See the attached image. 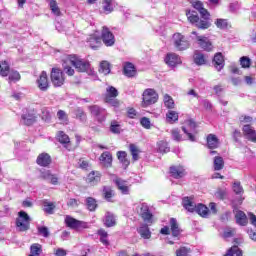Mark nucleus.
Returning <instances> with one entry per match:
<instances>
[{
	"label": "nucleus",
	"mask_w": 256,
	"mask_h": 256,
	"mask_svg": "<svg viewBox=\"0 0 256 256\" xmlns=\"http://www.w3.org/2000/svg\"><path fill=\"white\" fill-rule=\"evenodd\" d=\"M67 63H70V65H73L77 71L80 73H89L91 69V64H89V61L83 60L75 55H70L67 57Z\"/></svg>",
	"instance_id": "nucleus-1"
},
{
	"label": "nucleus",
	"mask_w": 256,
	"mask_h": 256,
	"mask_svg": "<svg viewBox=\"0 0 256 256\" xmlns=\"http://www.w3.org/2000/svg\"><path fill=\"white\" fill-rule=\"evenodd\" d=\"M172 43L177 49V51H185L191 47V43H189V40H187V37H185L181 33H175L172 36Z\"/></svg>",
	"instance_id": "nucleus-2"
},
{
	"label": "nucleus",
	"mask_w": 256,
	"mask_h": 256,
	"mask_svg": "<svg viewBox=\"0 0 256 256\" xmlns=\"http://www.w3.org/2000/svg\"><path fill=\"white\" fill-rule=\"evenodd\" d=\"M143 101L142 105L143 107H149V105H155L157 101H159V94H157V91L153 88H148L144 90L143 94Z\"/></svg>",
	"instance_id": "nucleus-3"
},
{
	"label": "nucleus",
	"mask_w": 256,
	"mask_h": 256,
	"mask_svg": "<svg viewBox=\"0 0 256 256\" xmlns=\"http://www.w3.org/2000/svg\"><path fill=\"white\" fill-rule=\"evenodd\" d=\"M195 129H197V124L193 119L185 120L184 125L182 126V131L187 135L189 141H196L195 134L197 131Z\"/></svg>",
	"instance_id": "nucleus-4"
},
{
	"label": "nucleus",
	"mask_w": 256,
	"mask_h": 256,
	"mask_svg": "<svg viewBox=\"0 0 256 256\" xmlns=\"http://www.w3.org/2000/svg\"><path fill=\"white\" fill-rule=\"evenodd\" d=\"M19 217L16 220V227L18 231H29L31 225V218L25 211L19 212Z\"/></svg>",
	"instance_id": "nucleus-5"
},
{
	"label": "nucleus",
	"mask_w": 256,
	"mask_h": 256,
	"mask_svg": "<svg viewBox=\"0 0 256 256\" xmlns=\"http://www.w3.org/2000/svg\"><path fill=\"white\" fill-rule=\"evenodd\" d=\"M118 95L119 91H117L115 87L109 86L106 89L105 103H108V105L112 107H119V100L116 99Z\"/></svg>",
	"instance_id": "nucleus-6"
},
{
	"label": "nucleus",
	"mask_w": 256,
	"mask_h": 256,
	"mask_svg": "<svg viewBox=\"0 0 256 256\" xmlns=\"http://www.w3.org/2000/svg\"><path fill=\"white\" fill-rule=\"evenodd\" d=\"M93 118L98 121V123H103L107 119V110L98 105H92L88 107Z\"/></svg>",
	"instance_id": "nucleus-7"
},
{
	"label": "nucleus",
	"mask_w": 256,
	"mask_h": 256,
	"mask_svg": "<svg viewBox=\"0 0 256 256\" xmlns=\"http://www.w3.org/2000/svg\"><path fill=\"white\" fill-rule=\"evenodd\" d=\"M50 79L54 87H62L65 83V74L59 68H52Z\"/></svg>",
	"instance_id": "nucleus-8"
},
{
	"label": "nucleus",
	"mask_w": 256,
	"mask_h": 256,
	"mask_svg": "<svg viewBox=\"0 0 256 256\" xmlns=\"http://www.w3.org/2000/svg\"><path fill=\"white\" fill-rule=\"evenodd\" d=\"M65 223L67 227L74 229L75 231H81V229L89 228V224H87V222L77 220L71 216H66Z\"/></svg>",
	"instance_id": "nucleus-9"
},
{
	"label": "nucleus",
	"mask_w": 256,
	"mask_h": 256,
	"mask_svg": "<svg viewBox=\"0 0 256 256\" xmlns=\"http://www.w3.org/2000/svg\"><path fill=\"white\" fill-rule=\"evenodd\" d=\"M101 38L106 47H113L115 45V35L106 26L102 28Z\"/></svg>",
	"instance_id": "nucleus-10"
},
{
	"label": "nucleus",
	"mask_w": 256,
	"mask_h": 256,
	"mask_svg": "<svg viewBox=\"0 0 256 256\" xmlns=\"http://www.w3.org/2000/svg\"><path fill=\"white\" fill-rule=\"evenodd\" d=\"M192 35L196 36L195 40L198 43L200 49H203L204 51H213V44L209 38L206 36H199L195 31L192 32Z\"/></svg>",
	"instance_id": "nucleus-11"
},
{
	"label": "nucleus",
	"mask_w": 256,
	"mask_h": 256,
	"mask_svg": "<svg viewBox=\"0 0 256 256\" xmlns=\"http://www.w3.org/2000/svg\"><path fill=\"white\" fill-rule=\"evenodd\" d=\"M140 216L142 217L144 223L151 225L153 223V213L149 210L147 203H142L139 205Z\"/></svg>",
	"instance_id": "nucleus-12"
},
{
	"label": "nucleus",
	"mask_w": 256,
	"mask_h": 256,
	"mask_svg": "<svg viewBox=\"0 0 256 256\" xmlns=\"http://www.w3.org/2000/svg\"><path fill=\"white\" fill-rule=\"evenodd\" d=\"M36 83L40 91H47V89H49V77L47 76V72L42 71Z\"/></svg>",
	"instance_id": "nucleus-13"
},
{
	"label": "nucleus",
	"mask_w": 256,
	"mask_h": 256,
	"mask_svg": "<svg viewBox=\"0 0 256 256\" xmlns=\"http://www.w3.org/2000/svg\"><path fill=\"white\" fill-rule=\"evenodd\" d=\"M166 65L174 69L177 65H181V57L175 53H168L164 59Z\"/></svg>",
	"instance_id": "nucleus-14"
},
{
	"label": "nucleus",
	"mask_w": 256,
	"mask_h": 256,
	"mask_svg": "<svg viewBox=\"0 0 256 256\" xmlns=\"http://www.w3.org/2000/svg\"><path fill=\"white\" fill-rule=\"evenodd\" d=\"M243 135L248 139V141H251L252 143H256V131L253 128V126L247 124L244 125L242 128Z\"/></svg>",
	"instance_id": "nucleus-15"
},
{
	"label": "nucleus",
	"mask_w": 256,
	"mask_h": 256,
	"mask_svg": "<svg viewBox=\"0 0 256 256\" xmlns=\"http://www.w3.org/2000/svg\"><path fill=\"white\" fill-rule=\"evenodd\" d=\"M41 178L45 181H49L51 185H59V177L57 174H53L49 170L41 172Z\"/></svg>",
	"instance_id": "nucleus-16"
},
{
	"label": "nucleus",
	"mask_w": 256,
	"mask_h": 256,
	"mask_svg": "<svg viewBox=\"0 0 256 256\" xmlns=\"http://www.w3.org/2000/svg\"><path fill=\"white\" fill-rule=\"evenodd\" d=\"M170 175L174 179H181L186 175L185 168L183 166H172L170 167Z\"/></svg>",
	"instance_id": "nucleus-17"
},
{
	"label": "nucleus",
	"mask_w": 256,
	"mask_h": 256,
	"mask_svg": "<svg viewBox=\"0 0 256 256\" xmlns=\"http://www.w3.org/2000/svg\"><path fill=\"white\" fill-rule=\"evenodd\" d=\"M99 161L104 167H111L113 165V155L111 152L105 151L100 155Z\"/></svg>",
	"instance_id": "nucleus-18"
},
{
	"label": "nucleus",
	"mask_w": 256,
	"mask_h": 256,
	"mask_svg": "<svg viewBox=\"0 0 256 256\" xmlns=\"http://www.w3.org/2000/svg\"><path fill=\"white\" fill-rule=\"evenodd\" d=\"M213 65L218 71H221V69L225 67V58L223 57V54L221 52H218L214 55Z\"/></svg>",
	"instance_id": "nucleus-19"
},
{
	"label": "nucleus",
	"mask_w": 256,
	"mask_h": 256,
	"mask_svg": "<svg viewBox=\"0 0 256 256\" xmlns=\"http://www.w3.org/2000/svg\"><path fill=\"white\" fill-rule=\"evenodd\" d=\"M36 163L40 167H49L51 165V156L47 153H41L38 155Z\"/></svg>",
	"instance_id": "nucleus-20"
},
{
	"label": "nucleus",
	"mask_w": 256,
	"mask_h": 256,
	"mask_svg": "<svg viewBox=\"0 0 256 256\" xmlns=\"http://www.w3.org/2000/svg\"><path fill=\"white\" fill-rule=\"evenodd\" d=\"M114 183H116L119 191H121L123 195H129V183L127 181L121 178H116Z\"/></svg>",
	"instance_id": "nucleus-21"
},
{
	"label": "nucleus",
	"mask_w": 256,
	"mask_h": 256,
	"mask_svg": "<svg viewBox=\"0 0 256 256\" xmlns=\"http://www.w3.org/2000/svg\"><path fill=\"white\" fill-rule=\"evenodd\" d=\"M72 115L74 119H78L80 123L87 122V114L83 111L82 108H76L72 111Z\"/></svg>",
	"instance_id": "nucleus-22"
},
{
	"label": "nucleus",
	"mask_w": 256,
	"mask_h": 256,
	"mask_svg": "<svg viewBox=\"0 0 256 256\" xmlns=\"http://www.w3.org/2000/svg\"><path fill=\"white\" fill-rule=\"evenodd\" d=\"M22 121L24 125H33L37 121V116L34 111H28L27 114L22 115Z\"/></svg>",
	"instance_id": "nucleus-23"
},
{
	"label": "nucleus",
	"mask_w": 256,
	"mask_h": 256,
	"mask_svg": "<svg viewBox=\"0 0 256 256\" xmlns=\"http://www.w3.org/2000/svg\"><path fill=\"white\" fill-rule=\"evenodd\" d=\"M182 205H183L184 209H186V211H189L190 213L195 212V209H197V205L189 197H184L182 199Z\"/></svg>",
	"instance_id": "nucleus-24"
},
{
	"label": "nucleus",
	"mask_w": 256,
	"mask_h": 256,
	"mask_svg": "<svg viewBox=\"0 0 256 256\" xmlns=\"http://www.w3.org/2000/svg\"><path fill=\"white\" fill-rule=\"evenodd\" d=\"M170 229L174 239H177L179 235H181V228H179V223H177V219H170Z\"/></svg>",
	"instance_id": "nucleus-25"
},
{
	"label": "nucleus",
	"mask_w": 256,
	"mask_h": 256,
	"mask_svg": "<svg viewBox=\"0 0 256 256\" xmlns=\"http://www.w3.org/2000/svg\"><path fill=\"white\" fill-rule=\"evenodd\" d=\"M101 181V174L99 171H92L87 176V183L90 185H97Z\"/></svg>",
	"instance_id": "nucleus-26"
},
{
	"label": "nucleus",
	"mask_w": 256,
	"mask_h": 256,
	"mask_svg": "<svg viewBox=\"0 0 256 256\" xmlns=\"http://www.w3.org/2000/svg\"><path fill=\"white\" fill-rule=\"evenodd\" d=\"M105 227H115L117 225V219L111 212H107L104 216Z\"/></svg>",
	"instance_id": "nucleus-27"
},
{
	"label": "nucleus",
	"mask_w": 256,
	"mask_h": 256,
	"mask_svg": "<svg viewBox=\"0 0 256 256\" xmlns=\"http://www.w3.org/2000/svg\"><path fill=\"white\" fill-rule=\"evenodd\" d=\"M200 217H203L204 219H207L209 217V214L211 213L209 211V208L205 206L204 204H198L196 205V209L194 210Z\"/></svg>",
	"instance_id": "nucleus-28"
},
{
	"label": "nucleus",
	"mask_w": 256,
	"mask_h": 256,
	"mask_svg": "<svg viewBox=\"0 0 256 256\" xmlns=\"http://www.w3.org/2000/svg\"><path fill=\"white\" fill-rule=\"evenodd\" d=\"M236 223L238 225H241L242 227H245L247 225V215L245 212L238 210L235 214Z\"/></svg>",
	"instance_id": "nucleus-29"
},
{
	"label": "nucleus",
	"mask_w": 256,
	"mask_h": 256,
	"mask_svg": "<svg viewBox=\"0 0 256 256\" xmlns=\"http://www.w3.org/2000/svg\"><path fill=\"white\" fill-rule=\"evenodd\" d=\"M42 206L44 213H47L48 215H53L55 213V203L48 200H43Z\"/></svg>",
	"instance_id": "nucleus-30"
},
{
	"label": "nucleus",
	"mask_w": 256,
	"mask_h": 256,
	"mask_svg": "<svg viewBox=\"0 0 256 256\" xmlns=\"http://www.w3.org/2000/svg\"><path fill=\"white\" fill-rule=\"evenodd\" d=\"M87 43L91 49H99V47H101V38L95 35H90Z\"/></svg>",
	"instance_id": "nucleus-31"
},
{
	"label": "nucleus",
	"mask_w": 256,
	"mask_h": 256,
	"mask_svg": "<svg viewBox=\"0 0 256 256\" xmlns=\"http://www.w3.org/2000/svg\"><path fill=\"white\" fill-rule=\"evenodd\" d=\"M117 158L120 161V163L123 165L124 169H127L129 167L131 162L129 161V159H127V152L118 151Z\"/></svg>",
	"instance_id": "nucleus-32"
},
{
	"label": "nucleus",
	"mask_w": 256,
	"mask_h": 256,
	"mask_svg": "<svg viewBox=\"0 0 256 256\" xmlns=\"http://www.w3.org/2000/svg\"><path fill=\"white\" fill-rule=\"evenodd\" d=\"M135 73H137V71L133 63L128 62L124 64V75H126V77H135Z\"/></svg>",
	"instance_id": "nucleus-33"
},
{
	"label": "nucleus",
	"mask_w": 256,
	"mask_h": 256,
	"mask_svg": "<svg viewBox=\"0 0 256 256\" xmlns=\"http://www.w3.org/2000/svg\"><path fill=\"white\" fill-rule=\"evenodd\" d=\"M207 146L209 149H217L219 147V139L214 134H209L207 137Z\"/></svg>",
	"instance_id": "nucleus-34"
},
{
	"label": "nucleus",
	"mask_w": 256,
	"mask_h": 256,
	"mask_svg": "<svg viewBox=\"0 0 256 256\" xmlns=\"http://www.w3.org/2000/svg\"><path fill=\"white\" fill-rule=\"evenodd\" d=\"M138 233L142 237V239H151V230H149V226L142 224L138 228Z\"/></svg>",
	"instance_id": "nucleus-35"
},
{
	"label": "nucleus",
	"mask_w": 256,
	"mask_h": 256,
	"mask_svg": "<svg viewBox=\"0 0 256 256\" xmlns=\"http://www.w3.org/2000/svg\"><path fill=\"white\" fill-rule=\"evenodd\" d=\"M56 117L62 125H69V116L66 111L58 110Z\"/></svg>",
	"instance_id": "nucleus-36"
},
{
	"label": "nucleus",
	"mask_w": 256,
	"mask_h": 256,
	"mask_svg": "<svg viewBox=\"0 0 256 256\" xmlns=\"http://www.w3.org/2000/svg\"><path fill=\"white\" fill-rule=\"evenodd\" d=\"M58 141H59V143L64 145V147H66V149H69V143H71V140L69 139V136L67 134H65V132L60 131L58 133Z\"/></svg>",
	"instance_id": "nucleus-37"
},
{
	"label": "nucleus",
	"mask_w": 256,
	"mask_h": 256,
	"mask_svg": "<svg viewBox=\"0 0 256 256\" xmlns=\"http://www.w3.org/2000/svg\"><path fill=\"white\" fill-rule=\"evenodd\" d=\"M213 167H214V171H221V169L225 167V161L223 160V157L221 156L214 157Z\"/></svg>",
	"instance_id": "nucleus-38"
},
{
	"label": "nucleus",
	"mask_w": 256,
	"mask_h": 256,
	"mask_svg": "<svg viewBox=\"0 0 256 256\" xmlns=\"http://www.w3.org/2000/svg\"><path fill=\"white\" fill-rule=\"evenodd\" d=\"M10 73V66L8 61L0 62V75L1 77H7Z\"/></svg>",
	"instance_id": "nucleus-39"
},
{
	"label": "nucleus",
	"mask_w": 256,
	"mask_h": 256,
	"mask_svg": "<svg viewBox=\"0 0 256 256\" xmlns=\"http://www.w3.org/2000/svg\"><path fill=\"white\" fill-rule=\"evenodd\" d=\"M103 196H104V199H106V201L111 203V201H112L111 199H113V197H115V192L113 191V189H111V187L104 186L103 187Z\"/></svg>",
	"instance_id": "nucleus-40"
},
{
	"label": "nucleus",
	"mask_w": 256,
	"mask_h": 256,
	"mask_svg": "<svg viewBox=\"0 0 256 256\" xmlns=\"http://www.w3.org/2000/svg\"><path fill=\"white\" fill-rule=\"evenodd\" d=\"M43 253V246L39 243H34L30 246V255L41 256Z\"/></svg>",
	"instance_id": "nucleus-41"
},
{
	"label": "nucleus",
	"mask_w": 256,
	"mask_h": 256,
	"mask_svg": "<svg viewBox=\"0 0 256 256\" xmlns=\"http://www.w3.org/2000/svg\"><path fill=\"white\" fill-rule=\"evenodd\" d=\"M166 121L167 123H176V121H179V113L169 110L166 114Z\"/></svg>",
	"instance_id": "nucleus-42"
},
{
	"label": "nucleus",
	"mask_w": 256,
	"mask_h": 256,
	"mask_svg": "<svg viewBox=\"0 0 256 256\" xmlns=\"http://www.w3.org/2000/svg\"><path fill=\"white\" fill-rule=\"evenodd\" d=\"M99 73L103 75H109L111 73V65L107 61H102L100 63Z\"/></svg>",
	"instance_id": "nucleus-43"
},
{
	"label": "nucleus",
	"mask_w": 256,
	"mask_h": 256,
	"mask_svg": "<svg viewBox=\"0 0 256 256\" xmlns=\"http://www.w3.org/2000/svg\"><path fill=\"white\" fill-rule=\"evenodd\" d=\"M225 256H243V251H241V248L239 246H232Z\"/></svg>",
	"instance_id": "nucleus-44"
},
{
	"label": "nucleus",
	"mask_w": 256,
	"mask_h": 256,
	"mask_svg": "<svg viewBox=\"0 0 256 256\" xmlns=\"http://www.w3.org/2000/svg\"><path fill=\"white\" fill-rule=\"evenodd\" d=\"M129 150L133 161H139V153H141V150H139L135 144H130Z\"/></svg>",
	"instance_id": "nucleus-45"
},
{
	"label": "nucleus",
	"mask_w": 256,
	"mask_h": 256,
	"mask_svg": "<svg viewBox=\"0 0 256 256\" xmlns=\"http://www.w3.org/2000/svg\"><path fill=\"white\" fill-rule=\"evenodd\" d=\"M50 9L53 13V15H56V17H59L61 15V10L59 9V6L57 5V1L55 0H48Z\"/></svg>",
	"instance_id": "nucleus-46"
},
{
	"label": "nucleus",
	"mask_w": 256,
	"mask_h": 256,
	"mask_svg": "<svg viewBox=\"0 0 256 256\" xmlns=\"http://www.w3.org/2000/svg\"><path fill=\"white\" fill-rule=\"evenodd\" d=\"M164 105L167 109L175 108V101L173 100V97H171L169 94L164 95Z\"/></svg>",
	"instance_id": "nucleus-47"
},
{
	"label": "nucleus",
	"mask_w": 256,
	"mask_h": 256,
	"mask_svg": "<svg viewBox=\"0 0 256 256\" xmlns=\"http://www.w3.org/2000/svg\"><path fill=\"white\" fill-rule=\"evenodd\" d=\"M194 63H196V65H205V55L199 51H196L194 53Z\"/></svg>",
	"instance_id": "nucleus-48"
},
{
	"label": "nucleus",
	"mask_w": 256,
	"mask_h": 256,
	"mask_svg": "<svg viewBox=\"0 0 256 256\" xmlns=\"http://www.w3.org/2000/svg\"><path fill=\"white\" fill-rule=\"evenodd\" d=\"M115 0H104L103 2V10L105 13H112Z\"/></svg>",
	"instance_id": "nucleus-49"
},
{
	"label": "nucleus",
	"mask_w": 256,
	"mask_h": 256,
	"mask_svg": "<svg viewBox=\"0 0 256 256\" xmlns=\"http://www.w3.org/2000/svg\"><path fill=\"white\" fill-rule=\"evenodd\" d=\"M98 235L100 237V241L101 243H103V245H109V240L107 239V237H109V234L107 233V231L100 229L98 230Z\"/></svg>",
	"instance_id": "nucleus-50"
},
{
	"label": "nucleus",
	"mask_w": 256,
	"mask_h": 256,
	"mask_svg": "<svg viewBox=\"0 0 256 256\" xmlns=\"http://www.w3.org/2000/svg\"><path fill=\"white\" fill-rule=\"evenodd\" d=\"M171 137L174 141H178L181 142L183 141V136H181V131L179 130V128H174L171 130Z\"/></svg>",
	"instance_id": "nucleus-51"
},
{
	"label": "nucleus",
	"mask_w": 256,
	"mask_h": 256,
	"mask_svg": "<svg viewBox=\"0 0 256 256\" xmlns=\"http://www.w3.org/2000/svg\"><path fill=\"white\" fill-rule=\"evenodd\" d=\"M86 205L89 211H95L97 209V201L94 198L88 197L86 199Z\"/></svg>",
	"instance_id": "nucleus-52"
},
{
	"label": "nucleus",
	"mask_w": 256,
	"mask_h": 256,
	"mask_svg": "<svg viewBox=\"0 0 256 256\" xmlns=\"http://www.w3.org/2000/svg\"><path fill=\"white\" fill-rule=\"evenodd\" d=\"M188 17V21L192 23V25L197 26V23L199 22V16L195 12H187L186 13Z\"/></svg>",
	"instance_id": "nucleus-53"
},
{
	"label": "nucleus",
	"mask_w": 256,
	"mask_h": 256,
	"mask_svg": "<svg viewBox=\"0 0 256 256\" xmlns=\"http://www.w3.org/2000/svg\"><path fill=\"white\" fill-rule=\"evenodd\" d=\"M240 65L242 69H249V67H251V58L247 56H242L240 58Z\"/></svg>",
	"instance_id": "nucleus-54"
},
{
	"label": "nucleus",
	"mask_w": 256,
	"mask_h": 256,
	"mask_svg": "<svg viewBox=\"0 0 256 256\" xmlns=\"http://www.w3.org/2000/svg\"><path fill=\"white\" fill-rule=\"evenodd\" d=\"M157 145L160 153H169V144L166 141H160Z\"/></svg>",
	"instance_id": "nucleus-55"
},
{
	"label": "nucleus",
	"mask_w": 256,
	"mask_h": 256,
	"mask_svg": "<svg viewBox=\"0 0 256 256\" xmlns=\"http://www.w3.org/2000/svg\"><path fill=\"white\" fill-rule=\"evenodd\" d=\"M8 75H9L8 76L9 81H13L14 83L17 81H20L21 79V74H19L15 70L10 71Z\"/></svg>",
	"instance_id": "nucleus-56"
},
{
	"label": "nucleus",
	"mask_w": 256,
	"mask_h": 256,
	"mask_svg": "<svg viewBox=\"0 0 256 256\" xmlns=\"http://www.w3.org/2000/svg\"><path fill=\"white\" fill-rule=\"evenodd\" d=\"M232 189L234 193H236V195H242L243 193V186H241V182H238V181L234 182Z\"/></svg>",
	"instance_id": "nucleus-57"
},
{
	"label": "nucleus",
	"mask_w": 256,
	"mask_h": 256,
	"mask_svg": "<svg viewBox=\"0 0 256 256\" xmlns=\"http://www.w3.org/2000/svg\"><path fill=\"white\" fill-rule=\"evenodd\" d=\"M210 25L211 24H209V19H204V20H198L196 27H198V29H209Z\"/></svg>",
	"instance_id": "nucleus-58"
},
{
	"label": "nucleus",
	"mask_w": 256,
	"mask_h": 256,
	"mask_svg": "<svg viewBox=\"0 0 256 256\" xmlns=\"http://www.w3.org/2000/svg\"><path fill=\"white\" fill-rule=\"evenodd\" d=\"M231 237H235V229L227 228L224 230L223 238L224 239H231Z\"/></svg>",
	"instance_id": "nucleus-59"
},
{
	"label": "nucleus",
	"mask_w": 256,
	"mask_h": 256,
	"mask_svg": "<svg viewBox=\"0 0 256 256\" xmlns=\"http://www.w3.org/2000/svg\"><path fill=\"white\" fill-rule=\"evenodd\" d=\"M189 253H191V249L187 247H181L176 251V256H189Z\"/></svg>",
	"instance_id": "nucleus-60"
},
{
	"label": "nucleus",
	"mask_w": 256,
	"mask_h": 256,
	"mask_svg": "<svg viewBox=\"0 0 256 256\" xmlns=\"http://www.w3.org/2000/svg\"><path fill=\"white\" fill-rule=\"evenodd\" d=\"M41 117L43 121H51V112L49 111V108H42Z\"/></svg>",
	"instance_id": "nucleus-61"
},
{
	"label": "nucleus",
	"mask_w": 256,
	"mask_h": 256,
	"mask_svg": "<svg viewBox=\"0 0 256 256\" xmlns=\"http://www.w3.org/2000/svg\"><path fill=\"white\" fill-rule=\"evenodd\" d=\"M38 233L42 236V237H49V228H47V226H39L38 228Z\"/></svg>",
	"instance_id": "nucleus-62"
},
{
	"label": "nucleus",
	"mask_w": 256,
	"mask_h": 256,
	"mask_svg": "<svg viewBox=\"0 0 256 256\" xmlns=\"http://www.w3.org/2000/svg\"><path fill=\"white\" fill-rule=\"evenodd\" d=\"M140 125H142L144 129H151V120L147 117H143L140 119Z\"/></svg>",
	"instance_id": "nucleus-63"
},
{
	"label": "nucleus",
	"mask_w": 256,
	"mask_h": 256,
	"mask_svg": "<svg viewBox=\"0 0 256 256\" xmlns=\"http://www.w3.org/2000/svg\"><path fill=\"white\" fill-rule=\"evenodd\" d=\"M215 25L218 27V29H227L228 23L226 19H217Z\"/></svg>",
	"instance_id": "nucleus-64"
}]
</instances>
